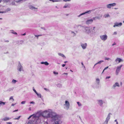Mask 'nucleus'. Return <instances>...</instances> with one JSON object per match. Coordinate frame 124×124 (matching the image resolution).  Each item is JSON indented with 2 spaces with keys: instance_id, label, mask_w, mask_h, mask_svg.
Wrapping results in <instances>:
<instances>
[{
  "instance_id": "nucleus-62",
  "label": "nucleus",
  "mask_w": 124,
  "mask_h": 124,
  "mask_svg": "<svg viewBox=\"0 0 124 124\" xmlns=\"http://www.w3.org/2000/svg\"><path fill=\"white\" fill-rule=\"evenodd\" d=\"M120 84H121V85H122V82H120Z\"/></svg>"
},
{
  "instance_id": "nucleus-10",
  "label": "nucleus",
  "mask_w": 124,
  "mask_h": 124,
  "mask_svg": "<svg viewBox=\"0 0 124 124\" xmlns=\"http://www.w3.org/2000/svg\"><path fill=\"white\" fill-rule=\"evenodd\" d=\"M93 22V20L90 19L88 20L85 21V23L87 25L91 24Z\"/></svg>"
},
{
  "instance_id": "nucleus-25",
  "label": "nucleus",
  "mask_w": 124,
  "mask_h": 124,
  "mask_svg": "<svg viewBox=\"0 0 124 124\" xmlns=\"http://www.w3.org/2000/svg\"><path fill=\"white\" fill-rule=\"evenodd\" d=\"M102 17V16L101 15H100L98 16H96V18L97 19L100 20Z\"/></svg>"
},
{
  "instance_id": "nucleus-39",
  "label": "nucleus",
  "mask_w": 124,
  "mask_h": 124,
  "mask_svg": "<svg viewBox=\"0 0 124 124\" xmlns=\"http://www.w3.org/2000/svg\"><path fill=\"white\" fill-rule=\"evenodd\" d=\"M44 89L45 90H46V91H49V90L48 89H47L46 88H44Z\"/></svg>"
},
{
  "instance_id": "nucleus-6",
  "label": "nucleus",
  "mask_w": 124,
  "mask_h": 124,
  "mask_svg": "<svg viewBox=\"0 0 124 124\" xmlns=\"http://www.w3.org/2000/svg\"><path fill=\"white\" fill-rule=\"evenodd\" d=\"M17 70L20 72L23 71V69L22 66L19 62L17 68Z\"/></svg>"
},
{
  "instance_id": "nucleus-17",
  "label": "nucleus",
  "mask_w": 124,
  "mask_h": 124,
  "mask_svg": "<svg viewBox=\"0 0 124 124\" xmlns=\"http://www.w3.org/2000/svg\"><path fill=\"white\" fill-rule=\"evenodd\" d=\"M41 64H44L46 65H48L49 64V63L47 62H41Z\"/></svg>"
},
{
  "instance_id": "nucleus-53",
  "label": "nucleus",
  "mask_w": 124,
  "mask_h": 124,
  "mask_svg": "<svg viewBox=\"0 0 124 124\" xmlns=\"http://www.w3.org/2000/svg\"><path fill=\"white\" fill-rule=\"evenodd\" d=\"M115 121L116 122V124H117V122L118 123V122L117 121V120L116 119L115 120Z\"/></svg>"
},
{
  "instance_id": "nucleus-63",
  "label": "nucleus",
  "mask_w": 124,
  "mask_h": 124,
  "mask_svg": "<svg viewBox=\"0 0 124 124\" xmlns=\"http://www.w3.org/2000/svg\"><path fill=\"white\" fill-rule=\"evenodd\" d=\"M105 70H104H104H103V71H102V73H103V72H104V71Z\"/></svg>"
},
{
  "instance_id": "nucleus-28",
  "label": "nucleus",
  "mask_w": 124,
  "mask_h": 124,
  "mask_svg": "<svg viewBox=\"0 0 124 124\" xmlns=\"http://www.w3.org/2000/svg\"><path fill=\"white\" fill-rule=\"evenodd\" d=\"M9 100L11 101L12 102H13L14 101V100L13 98V96H11L10 97L9 99Z\"/></svg>"
},
{
  "instance_id": "nucleus-29",
  "label": "nucleus",
  "mask_w": 124,
  "mask_h": 124,
  "mask_svg": "<svg viewBox=\"0 0 124 124\" xmlns=\"http://www.w3.org/2000/svg\"><path fill=\"white\" fill-rule=\"evenodd\" d=\"M96 82L99 85L100 83V80L99 78H97L96 79Z\"/></svg>"
},
{
  "instance_id": "nucleus-14",
  "label": "nucleus",
  "mask_w": 124,
  "mask_h": 124,
  "mask_svg": "<svg viewBox=\"0 0 124 124\" xmlns=\"http://www.w3.org/2000/svg\"><path fill=\"white\" fill-rule=\"evenodd\" d=\"M116 86L119 87V84L118 82L116 83L112 86V88L114 89Z\"/></svg>"
},
{
  "instance_id": "nucleus-54",
  "label": "nucleus",
  "mask_w": 124,
  "mask_h": 124,
  "mask_svg": "<svg viewBox=\"0 0 124 124\" xmlns=\"http://www.w3.org/2000/svg\"><path fill=\"white\" fill-rule=\"evenodd\" d=\"M35 37H37V38H38V37L39 36V35H35Z\"/></svg>"
},
{
  "instance_id": "nucleus-23",
  "label": "nucleus",
  "mask_w": 124,
  "mask_h": 124,
  "mask_svg": "<svg viewBox=\"0 0 124 124\" xmlns=\"http://www.w3.org/2000/svg\"><path fill=\"white\" fill-rule=\"evenodd\" d=\"M71 34H72L73 36H76V34L73 31H71Z\"/></svg>"
},
{
  "instance_id": "nucleus-13",
  "label": "nucleus",
  "mask_w": 124,
  "mask_h": 124,
  "mask_svg": "<svg viewBox=\"0 0 124 124\" xmlns=\"http://www.w3.org/2000/svg\"><path fill=\"white\" fill-rule=\"evenodd\" d=\"M97 101L98 102V104L101 106H102L103 103L104 102L103 101L101 100H97Z\"/></svg>"
},
{
  "instance_id": "nucleus-5",
  "label": "nucleus",
  "mask_w": 124,
  "mask_h": 124,
  "mask_svg": "<svg viewBox=\"0 0 124 124\" xmlns=\"http://www.w3.org/2000/svg\"><path fill=\"white\" fill-rule=\"evenodd\" d=\"M116 5V3H113L107 5H106V7L107 8L110 9L111 7L114 6Z\"/></svg>"
},
{
  "instance_id": "nucleus-37",
  "label": "nucleus",
  "mask_w": 124,
  "mask_h": 124,
  "mask_svg": "<svg viewBox=\"0 0 124 124\" xmlns=\"http://www.w3.org/2000/svg\"><path fill=\"white\" fill-rule=\"evenodd\" d=\"M10 9L9 8H8L6 10V11L7 12H8L9 11H10Z\"/></svg>"
},
{
  "instance_id": "nucleus-38",
  "label": "nucleus",
  "mask_w": 124,
  "mask_h": 124,
  "mask_svg": "<svg viewBox=\"0 0 124 124\" xmlns=\"http://www.w3.org/2000/svg\"><path fill=\"white\" fill-rule=\"evenodd\" d=\"M26 102V101H22L21 102V103L22 104H24Z\"/></svg>"
},
{
  "instance_id": "nucleus-12",
  "label": "nucleus",
  "mask_w": 124,
  "mask_h": 124,
  "mask_svg": "<svg viewBox=\"0 0 124 124\" xmlns=\"http://www.w3.org/2000/svg\"><path fill=\"white\" fill-rule=\"evenodd\" d=\"M115 61L117 63H118L121 62H122L123 60L122 59L120 58H117L115 60Z\"/></svg>"
},
{
  "instance_id": "nucleus-35",
  "label": "nucleus",
  "mask_w": 124,
  "mask_h": 124,
  "mask_svg": "<svg viewBox=\"0 0 124 124\" xmlns=\"http://www.w3.org/2000/svg\"><path fill=\"white\" fill-rule=\"evenodd\" d=\"M15 1L17 2H20L22 0H14Z\"/></svg>"
},
{
  "instance_id": "nucleus-56",
  "label": "nucleus",
  "mask_w": 124,
  "mask_h": 124,
  "mask_svg": "<svg viewBox=\"0 0 124 124\" xmlns=\"http://www.w3.org/2000/svg\"><path fill=\"white\" fill-rule=\"evenodd\" d=\"M8 123L9 124H12V123L11 122H9L8 123Z\"/></svg>"
},
{
  "instance_id": "nucleus-21",
  "label": "nucleus",
  "mask_w": 124,
  "mask_h": 124,
  "mask_svg": "<svg viewBox=\"0 0 124 124\" xmlns=\"http://www.w3.org/2000/svg\"><path fill=\"white\" fill-rule=\"evenodd\" d=\"M6 103L5 102H4L1 101H0V105L1 106L4 105Z\"/></svg>"
},
{
  "instance_id": "nucleus-58",
  "label": "nucleus",
  "mask_w": 124,
  "mask_h": 124,
  "mask_svg": "<svg viewBox=\"0 0 124 124\" xmlns=\"http://www.w3.org/2000/svg\"><path fill=\"white\" fill-rule=\"evenodd\" d=\"M14 105H15V104H12L11 106H14Z\"/></svg>"
},
{
  "instance_id": "nucleus-7",
  "label": "nucleus",
  "mask_w": 124,
  "mask_h": 124,
  "mask_svg": "<svg viewBox=\"0 0 124 124\" xmlns=\"http://www.w3.org/2000/svg\"><path fill=\"white\" fill-rule=\"evenodd\" d=\"M110 114H111L110 113L108 114V116L106 118V119L105 121L103 123V124H108V121L110 119Z\"/></svg>"
},
{
  "instance_id": "nucleus-9",
  "label": "nucleus",
  "mask_w": 124,
  "mask_h": 124,
  "mask_svg": "<svg viewBox=\"0 0 124 124\" xmlns=\"http://www.w3.org/2000/svg\"><path fill=\"white\" fill-rule=\"evenodd\" d=\"M122 24V23H114L113 26L114 27H119L120 26H121Z\"/></svg>"
},
{
  "instance_id": "nucleus-1",
  "label": "nucleus",
  "mask_w": 124,
  "mask_h": 124,
  "mask_svg": "<svg viewBox=\"0 0 124 124\" xmlns=\"http://www.w3.org/2000/svg\"><path fill=\"white\" fill-rule=\"evenodd\" d=\"M38 114L39 113L30 116L28 119H29L31 118V120L29 121L27 124H36L37 123V120L39 119Z\"/></svg>"
},
{
  "instance_id": "nucleus-40",
  "label": "nucleus",
  "mask_w": 124,
  "mask_h": 124,
  "mask_svg": "<svg viewBox=\"0 0 124 124\" xmlns=\"http://www.w3.org/2000/svg\"><path fill=\"white\" fill-rule=\"evenodd\" d=\"M53 73L55 74H58V73L57 72H56L54 71L53 72Z\"/></svg>"
},
{
  "instance_id": "nucleus-16",
  "label": "nucleus",
  "mask_w": 124,
  "mask_h": 124,
  "mask_svg": "<svg viewBox=\"0 0 124 124\" xmlns=\"http://www.w3.org/2000/svg\"><path fill=\"white\" fill-rule=\"evenodd\" d=\"M11 119L10 118H9L8 117H5V118L2 119V121L3 120L4 121H6L9 120V119Z\"/></svg>"
},
{
  "instance_id": "nucleus-19",
  "label": "nucleus",
  "mask_w": 124,
  "mask_h": 124,
  "mask_svg": "<svg viewBox=\"0 0 124 124\" xmlns=\"http://www.w3.org/2000/svg\"><path fill=\"white\" fill-rule=\"evenodd\" d=\"M110 17V16L108 13L105 14L104 15V17L105 18L108 17Z\"/></svg>"
},
{
  "instance_id": "nucleus-20",
  "label": "nucleus",
  "mask_w": 124,
  "mask_h": 124,
  "mask_svg": "<svg viewBox=\"0 0 124 124\" xmlns=\"http://www.w3.org/2000/svg\"><path fill=\"white\" fill-rule=\"evenodd\" d=\"M58 55L59 56H61L63 57H64L65 58V56L63 54H62L60 53H58Z\"/></svg>"
},
{
  "instance_id": "nucleus-47",
  "label": "nucleus",
  "mask_w": 124,
  "mask_h": 124,
  "mask_svg": "<svg viewBox=\"0 0 124 124\" xmlns=\"http://www.w3.org/2000/svg\"><path fill=\"white\" fill-rule=\"evenodd\" d=\"M117 34V32H115L113 33L114 35H116Z\"/></svg>"
},
{
  "instance_id": "nucleus-8",
  "label": "nucleus",
  "mask_w": 124,
  "mask_h": 124,
  "mask_svg": "<svg viewBox=\"0 0 124 124\" xmlns=\"http://www.w3.org/2000/svg\"><path fill=\"white\" fill-rule=\"evenodd\" d=\"M80 45L83 49H85L86 48L87 46V44L86 43H81Z\"/></svg>"
},
{
  "instance_id": "nucleus-31",
  "label": "nucleus",
  "mask_w": 124,
  "mask_h": 124,
  "mask_svg": "<svg viewBox=\"0 0 124 124\" xmlns=\"http://www.w3.org/2000/svg\"><path fill=\"white\" fill-rule=\"evenodd\" d=\"M104 61L103 60H101L100 61H99V62H97V64H100L102 62H103Z\"/></svg>"
},
{
  "instance_id": "nucleus-43",
  "label": "nucleus",
  "mask_w": 124,
  "mask_h": 124,
  "mask_svg": "<svg viewBox=\"0 0 124 124\" xmlns=\"http://www.w3.org/2000/svg\"><path fill=\"white\" fill-rule=\"evenodd\" d=\"M97 19L96 18V17H93V20H96Z\"/></svg>"
},
{
  "instance_id": "nucleus-57",
  "label": "nucleus",
  "mask_w": 124,
  "mask_h": 124,
  "mask_svg": "<svg viewBox=\"0 0 124 124\" xmlns=\"http://www.w3.org/2000/svg\"><path fill=\"white\" fill-rule=\"evenodd\" d=\"M4 13V12H0V13Z\"/></svg>"
},
{
  "instance_id": "nucleus-45",
  "label": "nucleus",
  "mask_w": 124,
  "mask_h": 124,
  "mask_svg": "<svg viewBox=\"0 0 124 124\" xmlns=\"http://www.w3.org/2000/svg\"><path fill=\"white\" fill-rule=\"evenodd\" d=\"M63 1L65 2L69 1H70V0H63Z\"/></svg>"
},
{
  "instance_id": "nucleus-60",
  "label": "nucleus",
  "mask_w": 124,
  "mask_h": 124,
  "mask_svg": "<svg viewBox=\"0 0 124 124\" xmlns=\"http://www.w3.org/2000/svg\"><path fill=\"white\" fill-rule=\"evenodd\" d=\"M97 63H95L94 65V66H95L97 64Z\"/></svg>"
},
{
  "instance_id": "nucleus-2",
  "label": "nucleus",
  "mask_w": 124,
  "mask_h": 124,
  "mask_svg": "<svg viewBox=\"0 0 124 124\" xmlns=\"http://www.w3.org/2000/svg\"><path fill=\"white\" fill-rule=\"evenodd\" d=\"M95 27H93V29L91 30V29L92 28L90 27L85 26L84 28L83 31L86 34L92 36L95 33Z\"/></svg>"
},
{
  "instance_id": "nucleus-11",
  "label": "nucleus",
  "mask_w": 124,
  "mask_h": 124,
  "mask_svg": "<svg viewBox=\"0 0 124 124\" xmlns=\"http://www.w3.org/2000/svg\"><path fill=\"white\" fill-rule=\"evenodd\" d=\"M91 11H92V10H91L87 11L85 12L84 13H82L81 14H80V15H79L78 16V17H80L81 16H82V15H85V14H87V13H88V14H90V13H91Z\"/></svg>"
},
{
  "instance_id": "nucleus-34",
  "label": "nucleus",
  "mask_w": 124,
  "mask_h": 124,
  "mask_svg": "<svg viewBox=\"0 0 124 124\" xmlns=\"http://www.w3.org/2000/svg\"><path fill=\"white\" fill-rule=\"evenodd\" d=\"M105 60H111V59L110 58H107V57H105Z\"/></svg>"
},
{
  "instance_id": "nucleus-3",
  "label": "nucleus",
  "mask_w": 124,
  "mask_h": 124,
  "mask_svg": "<svg viewBox=\"0 0 124 124\" xmlns=\"http://www.w3.org/2000/svg\"><path fill=\"white\" fill-rule=\"evenodd\" d=\"M123 66V65L122 64L117 67L116 71V75H117L118 74L119 71L121 70L122 67Z\"/></svg>"
},
{
  "instance_id": "nucleus-27",
  "label": "nucleus",
  "mask_w": 124,
  "mask_h": 124,
  "mask_svg": "<svg viewBox=\"0 0 124 124\" xmlns=\"http://www.w3.org/2000/svg\"><path fill=\"white\" fill-rule=\"evenodd\" d=\"M10 33H12L14 34H17V33L16 32H14V31L13 30L10 31Z\"/></svg>"
},
{
  "instance_id": "nucleus-55",
  "label": "nucleus",
  "mask_w": 124,
  "mask_h": 124,
  "mask_svg": "<svg viewBox=\"0 0 124 124\" xmlns=\"http://www.w3.org/2000/svg\"><path fill=\"white\" fill-rule=\"evenodd\" d=\"M116 45V44L115 43H114L113 44H112V46H114V45Z\"/></svg>"
},
{
  "instance_id": "nucleus-44",
  "label": "nucleus",
  "mask_w": 124,
  "mask_h": 124,
  "mask_svg": "<svg viewBox=\"0 0 124 124\" xmlns=\"http://www.w3.org/2000/svg\"><path fill=\"white\" fill-rule=\"evenodd\" d=\"M110 78V76H108V77H107L106 78V79H109Z\"/></svg>"
},
{
  "instance_id": "nucleus-51",
  "label": "nucleus",
  "mask_w": 124,
  "mask_h": 124,
  "mask_svg": "<svg viewBox=\"0 0 124 124\" xmlns=\"http://www.w3.org/2000/svg\"><path fill=\"white\" fill-rule=\"evenodd\" d=\"M18 109H17V110H14L13 111V112H16V111H18Z\"/></svg>"
},
{
  "instance_id": "nucleus-50",
  "label": "nucleus",
  "mask_w": 124,
  "mask_h": 124,
  "mask_svg": "<svg viewBox=\"0 0 124 124\" xmlns=\"http://www.w3.org/2000/svg\"><path fill=\"white\" fill-rule=\"evenodd\" d=\"M64 74H65V75H67L68 74V73H64L63 74H62V75H64Z\"/></svg>"
},
{
  "instance_id": "nucleus-41",
  "label": "nucleus",
  "mask_w": 124,
  "mask_h": 124,
  "mask_svg": "<svg viewBox=\"0 0 124 124\" xmlns=\"http://www.w3.org/2000/svg\"><path fill=\"white\" fill-rule=\"evenodd\" d=\"M33 91L36 93V94L37 93V92L33 88Z\"/></svg>"
},
{
  "instance_id": "nucleus-36",
  "label": "nucleus",
  "mask_w": 124,
  "mask_h": 124,
  "mask_svg": "<svg viewBox=\"0 0 124 124\" xmlns=\"http://www.w3.org/2000/svg\"><path fill=\"white\" fill-rule=\"evenodd\" d=\"M20 116H19V117L18 118H14V119H15V120H19V118H20Z\"/></svg>"
},
{
  "instance_id": "nucleus-33",
  "label": "nucleus",
  "mask_w": 124,
  "mask_h": 124,
  "mask_svg": "<svg viewBox=\"0 0 124 124\" xmlns=\"http://www.w3.org/2000/svg\"><path fill=\"white\" fill-rule=\"evenodd\" d=\"M77 103L78 105L79 106H81V104L79 102H77Z\"/></svg>"
},
{
  "instance_id": "nucleus-30",
  "label": "nucleus",
  "mask_w": 124,
  "mask_h": 124,
  "mask_svg": "<svg viewBox=\"0 0 124 124\" xmlns=\"http://www.w3.org/2000/svg\"><path fill=\"white\" fill-rule=\"evenodd\" d=\"M36 94H37L38 97L40 98H41V95L40 93H37Z\"/></svg>"
},
{
  "instance_id": "nucleus-49",
  "label": "nucleus",
  "mask_w": 124,
  "mask_h": 124,
  "mask_svg": "<svg viewBox=\"0 0 124 124\" xmlns=\"http://www.w3.org/2000/svg\"><path fill=\"white\" fill-rule=\"evenodd\" d=\"M4 1H5L6 2H8L9 1V0H4Z\"/></svg>"
},
{
  "instance_id": "nucleus-32",
  "label": "nucleus",
  "mask_w": 124,
  "mask_h": 124,
  "mask_svg": "<svg viewBox=\"0 0 124 124\" xmlns=\"http://www.w3.org/2000/svg\"><path fill=\"white\" fill-rule=\"evenodd\" d=\"M68 7V5L67 4H65L64 6L63 7V8H66Z\"/></svg>"
},
{
  "instance_id": "nucleus-18",
  "label": "nucleus",
  "mask_w": 124,
  "mask_h": 124,
  "mask_svg": "<svg viewBox=\"0 0 124 124\" xmlns=\"http://www.w3.org/2000/svg\"><path fill=\"white\" fill-rule=\"evenodd\" d=\"M29 8L32 10H33L35 9H37V8H36L35 7H34V6H32V5H30L29 6Z\"/></svg>"
},
{
  "instance_id": "nucleus-59",
  "label": "nucleus",
  "mask_w": 124,
  "mask_h": 124,
  "mask_svg": "<svg viewBox=\"0 0 124 124\" xmlns=\"http://www.w3.org/2000/svg\"><path fill=\"white\" fill-rule=\"evenodd\" d=\"M26 35V33H25L24 34H22V35L24 36V35Z\"/></svg>"
},
{
  "instance_id": "nucleus-4",
  "label": "nucleus",
  "mask_w": 124,
  "mask_h": 124,
  "mask_svg": "<svg viewBox=\"0 0 124 124\" xmlns=\"http://www.w3.org/2000/svg\"><path fill=\"white\" fill-rule=\"evenodd\" d=\"M101 39L103 41H105L108 38V36L106 34L101 35L100 36Z\"/></svg>"
},
{
  "instance_id": "nucleus-15",
  "label": "nucleus",
  "mask_w": 124,
  "mask_h": 124,
  "mask_svg": "<svg viewBox=\"0 0 124 124\" xmlns=\"http://www.w3.org/2000/svg\"><path fill=\"white\" fill-rule=\"evenodd\" d=\"M65 105L67 108H69L70 106V104L69 102L68 101H65Z\"/></svg>"
},
{
  "instance_id": "nucleus-52",
  "label": "nucleus",
  "mask_w": 124,
  "mask_h": 124,
  "mask_svg": "<svg viewBox=\"0 0 124 124\" xmlns=\"http://www.w3.org/2000/svg\"><path fill=\"white\" fill-rule=\"evenodd\" d=\"M65 66V64H63L62 65V67H64Z\"/></svg>"
},
{
  "instance_id": "nucleus-24",
  "label": "nucleus",
  "mask_w": 124,
  "mask_h": 124,
  "mask_svg": "<svg viewBox=\"0 0 124 124\" xmlns=\"http://www.w3.org/2000/svg\"><path fill=\"white\" fill-rule=\"evenodd\" d=\"M57 86L59 88H61L62 86V85L61 84H57Z\"/></svg>"
},
{
  "instance_id": "nucleus-22",
  "label": "nucleus",
  "mask_w": 124,
  "mask_h": 124,
  "mask_svg": "<svg viewBox=\"0 0 124 124\" xmlns=\"http://www.w3.org/2000/svg\"><path fill=\"white\" fill-rule=\"evenodd\" d=\"M50 1H52L53 2H60L61 1V0H49Z\"/></svg>"
},
{
  "instance_id": "nucleus-26",
  "label": "nucleus",
  "mask_w": 124,
  "mask_h": 124,
  "mask_svg": "<svg viewBox=\"0 0 124 124\" xmlns=\"http://www.w3.org/2000/svg\"><path fill=\"white\" fill-rule=\"evenodd\" d=\"M17 81L15 79H13L12 81V83L14 84H15Z\"/></svg>"
},
{
  "instance_id": "nucleus-61",
  "label": "nucleus",
  "mask_w": 124,
  "mask_h": 124,
  "mask_svg": "<svg viewBox=\"0 0 124 124\" xmlns=\"http://www.w3.org/2000/svg\"><path fill=\"white\" fill-rule=\"evenodd\" d=\"M80 26V25H77V27H78L79 26Z\"/></svg>"
},
{
  "instance_id": "nucleus-46",
  "label": "nucleus",
  "mask_w": 124,
  "mask_h": 124,
  "mask_svg": "<svg viewBox=\"0 0 124 124\" xmlns=\"http://www.w3.org/2000/svg\"><path fill=\"white\" fill-rule=\"evenodd\" d=\"M30 103L31 104H34L35 103L33 101L30 102Z\"/></svg>"
},
{
  "instance_id": "nucleus-48",
  "label": "nucleus",
  "mask_w": 124,
  "mask_h": 124,
  "mask_svg": "<svg viewBox=\"0 0 124 124\" xmlns=\"http://www.w3.org/2000/svg\"><path fill=\"white\" fill-rule=\"evenodd\" d=\"M108 66H107V67H105L104 69V70H106L107 69H108Z\"/></svg>"
},
{
  "instance_id": "nucleus-42",
  "label": "nucleus",
  "mask_w": 124,
  "mask_h": 124,
  "mask_svg": "<svg viewBox=\"0 0 124 124\" xmlns=\"http://www.w3.org/2000/svg\"><path fill=\"white\" fill-rule=\"evenodd\" d=\"M81 64L82 65V67H84L85 68V67L84 65V64L82 62H81Z\"/></svg>"
},
{
  "instance_id": "nucleus-64",
  "label": "nucleus",
  "mask_w": 124,
  "mask_h": 124,
  "mask_svg": "<svg viewBox=\"0 0 124 124\" xmlns=\"http://www.w3.org/2000/svg\"><path fill=\"white\" fill-rule=\"evenodd\" d=\"M118 8H115V9H118Z\"/></svg>"
}]
</instances>
